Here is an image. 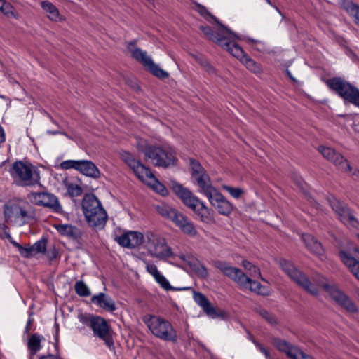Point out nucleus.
Listing matches in <instances>:
<instances>
[{
	"label": "nucleus",
	"mask_w": 359,
	"mask_h": 359,
	"mask_svg": "<svg viewBox=\"0 0 359 359\" xmlns=\"http://www.w3.org/2000/svg\"><path fill=\"white\" fill-rule=\"evenodd\" d=\"M206 12L218 25L220 32H214L210 26H201L200 29L204 35L209 40L216 43L233 56L239 57L243 55V48L236 43L229 40L231 38L239 39V36L234 32L221 23L216 17L212 15L207 11Z\"/></svg>",
	"instance_id": "f257e3e1"
},
{
	"label": "nucleus",
	"mask_w": 359,
	"mask_h": 359,
	"mask_svg": "<svg viewBox=\"0 0 359 359\" xmlns=\"http://www.w3.org/2000/svg\"><path fill=\"white\" fill-rule=\"evenodd\" d=\"M170 185L172 191L184 205L194 210L200 217L202 222L209 223L212 221L211 210L208 209L204 203L194 196L189 189L175 180H170Z\"/></svg>",
	"instance_id": "f03ea898"
},
{
	"label": "nucleus",
	"mask_w": 359,
	"mask_h": 359,
	"mask_svg": "<svg viewBox=\"0 0 359 359\" xmlns=\"http://www.w3.org/2000/svg\"><path fill=\"white\" fill-rule=\"evenodd\" d=\"M137 148L140 152L144 154V160H150L154 166L167 168L177 164V158L172 150L164 149L144 141L139 142Z\"/></svg>",
	"instance_id": "7ed1b4c3"
},
{
	"label": "nucleus",
	"mask_w": 359,
	"mask_h": 359,
	"mask_svg": "<svg viewBox=\"0 0 359 359\" xmlns=\"http://www.w3.org/2000/svg\"><path fill=\"white\" fill-rule=\"evenodd\" d=\"M79 320L86 326L91 328L93 335L104 341L109 348L114 346V331L107 320L102 316L93 314L81 313Z\"/></svg>",
	"instance_id": "20e7f679"
},
{
	"label": "nucleus",
	"mask_w": 359,
	"mask_h": 359,
	"mask_svg": "<svg viewBox=\"0 0 359 359\" xmlns=\"http://www.w3.org/2000/svg\"><path fill=\"white\" fill-rule=\"evenodd\" d=\"M9 173L18 185L32 187L40 184L39 172L30 163L17 161L11 166Z\"/></svg>",
	"instance_id": "39448f33"
},
{
	"label": "nucleus",
	"mask_w": 359,
	"mask_h": 359,
	"mask_svg": "<svg viewBox=\"0 0 359 359\" xmlns=\"http://www.w3.org/2000/svg\"><path fill=\"white\" fill-rule=\"evenodd\" d=\"M143 321L156 337L165 341H177V331L168 320L159 316L147 315L143 318Z\"/></svg>",
	"instance_id": "423d86ee"
},
{
	"label": "nucleus",
	"mask_w": 359,
	"mask_h": 359,
	"mask_svg": "<svg viewBox=\"0 0 359 359\" xmlns=\"http://www.w3.org/2000/svg\"><path fill=\"white\" fill-rule=\"evenodd\" d=\"M327 87L343 99L345 103H349L359 108V89L344 79L336 76L325 81Z\"/></svg>",
	"instance_id": "0eeeda50"
},
{
	"label": "nucleus",
	"mask_w": 359,
	"mask_h": 359,
	"mask_svg": "<svg viewBox=\"0 0 359 359\" xmlns=\"http://www.w3.org/2000/svg\"><path fill=\"white\" fill-rule=\"evenodd\" d=\"M276 262L281 269L303 290L313 296L318 295V288L313 285L308 277L297 269L292 263L283 258L277 259Z\"/></svg>",
	"instance_id": "6e6552de"
},
{
	"label": "nucleus",
	"mask_w": 359,
	"mask_h": 359,
	"mask_svg": "<svg viewBox=\"0 0 359 359\" xmlns=\"http://www.w3.org/2000/svg\"><path fill=\"white\" fill-rule=\"evenodd\" d=\"M145 238V248L151 256L160 259L172 257L171 248L167 245L164 238L152 231H147Z\"/></svg>",
	"instance_id": "1a4fd4ad"
},
{
	"label": "nucleus",
	"mask_w": 359,
	"mask_h": 359,
	"mask_svg": "<svg viewBox=\"0 0 359 359\" xmlns=\"http://www.w3.org/2000/svg\"><path fill=\"white\" fill-rule=\"evenodd\" d=\"M209 200L210 204L217 210L219 214L229 216L233 210V205L212 185L209 186L202 191Z\"/></svg>",
	"instance_id": "9d476101"
},
{
	"label": "nucleus",
	"mask_w": 359,
	"mask_h": 359,
	"mask_svg": "<svg viewBox=\"0 0 359 359\" xmlns=\"http://www.w3.org/2000/svg\"><path fill=\"white\" fill-rule=\"evenodd\" d=\"M318 284L337 304L347 311L351 313H356L358 311L357 306L354 302L337 285H330L326 283L324 279L320 280Z\"/></svg>",
	"instance_id": "9b49d317"
},
{
	"label": "nucleus",
	"mask_w": 359,
	"mask_h": 359,
	"mask_svg": "<svg viewBox=\"0 0 359 359\" xmlns=\"http://www.w3.org/2000/svg\"><path fill=\"white\" fill-rule=\"evenodd\" d=\"M60 168L63 170L74 169L83 175L98 179L100 172L94 163L88 160H67L60 163Z\"/></svg>",
	"instance_id": "f8f14e48"
},
{
	"label": "nucleus",
	"mask_w": 359,
	"mask_h": 359,
	"mask_svg": "<svg viewBox=\"0 0 359 359\" xmlns=\"http://www.w3.org/2000/svg\"><path fill=\"white\" fill-rule=\"evenodd\" d=\"M131 57L142 63L143 66L154 76L164 79L169 77V74L159 67V66L154 62L151 57L147 55V53L142 50L139 48H135L130 50Z\"/></svg>",
	"instance_id": "ddd939ff"
},
{
	"label": "nucleus",
	"mask_w": 359,
	"mask_h": 359,
	"mask_svg": "<svg viewBox=\"0 0 359 359\" xmlns=\"http://www.w3.org/2000/svg\"><path fill=\"white\" fill-rule=\"evenodd\" d=\"M28 198L36 205L48 208L55 212L62 211V206L58 198L51 193L47 191L31 192L28 195Z\"/></svg>",
	"instance_id": "4468645a"
},
{
	"label": "nucleus",
	"mask_w": 359,
	"mask_h": 359,
	"mask_svg": "<svg viewBox=\"0 0 359 359\" xmlns=\"http://www.w3.org/2000/svg\"><path fill=\"white\" fill-rule=\"evenodd\" d=\"M191 176L200 188V192L212 185L210 178L200 162L196 159H189Z\"/></svg>",
	"instance_id": "2eb2a0df"
},
{
	"label": "nucleus",
	"mask_w": 359,
	"mask_h": 359,
	"mask_svg": "<svg viewBox=\"0 0 359 359\" xmlns=\"http://www.w3.org/2000/svg\"><path fill=\"white\" fill-rule=\"evenodd\" d=\"M123 161L133 170L135 175L140 180L144 178L154 179L155 176L149 168L145 166L140 161L135 159L132 154L125 152L122 154Z\"/></svg>",
	"instance_id": "dca6fc26"
},
{
	"label": "nucleus",
	"mask_w": 359,
	"mask_h": 359,
	"mask_svg": "<svg viewBox=\"0 0 359 359\" xmlns=\"http://www.w3.org/2000/svg\"><path fill=\"white\" fill-rule=\"evenodd\" d=\"M318 151L328 161L332 162L339 170L343 172H351L352 168L349 163L339 153L336 152L334 149L330 147L320 146Z\"/></svg>",
	"instance_id": "f3484780"
},
{
	"label": "nucleus",
	"mask_w": 359,
	"mask_h": 359,
	"mask_svg": "<svg viewBox=\"0 0 359 359\" xmlns=\"http://www.w3.org/2000/svg\"><path fill=\"white\" fill-rule=\"evenodd\" d=\"M193 297L194 301L203 309L207 316L212 318H224L226 313L222 310H217L208 299L200 292H194Z\"/></svg>",
	"instance_id": "a211bd4d"
},
{
	"label": "nucleus",
	"mask_w": 359,
	"mask_h": 359,
	"mask_svg": "<svg viewBox=\"0 0 359 359\" xmlns=\"http://www.w3.org/2000/svg\"><path fill=\"white\" fill-rule=\"evenodd\" d=\"M145 235L138 231H128L116 238L118 244L128 248H135L143 243H145Z\"/></svg>",
	"instance_id": "6ab92c4d"
},
{
	"label": "nucleus",
	"mask_w": 359,
	"mask_h": 359,
	"mask_svg": "<svg viewBox=\"0 0 359 359\" xmlns=\"http://www.w3.org/2000/svg\"><path fill=\"white\" fill-rule=\"evenodd\" d=\"M215 266L237 284H243L244 283L243 280L245 281L248 280L245 278V274L240 269L228 266L224 262H216Z\"/></svg>",
	"instance_id": "aec40b11"
},
{
	"label": "nucleus",
	"mask_w": 359,
	"mask_h": 359,
	"mask_svg": "<svg viewBox=\"0 0 359 359\" xmlns=\"http://www.w3.org/2000/svg\"><path fill=\"white\" fill-rule=\"evenodd\" d=\"M172 222L181 230V231L189 236H195L197 235L198 231L194 223L188 219L187 216L179 212L178 210L175 214Z\"/></svg>",
	"instance_id": "412c9836"
},
{
	"label": "nucleus",
	"mask_w": 359,
	"mask_h": 359,
	"mask_svg": "<svg viewBox=\"0 0 359 359\" xmlns=\"http://www.w3.org/2000/svg\"><path fill=\"white\" fill-rule=\"evenodd\" d=\"M4 215L6 222L11 217L23 219V223L27 222L25 220L27 217V210L17 203L9 202L6 203L4 206Z\"/></svg>",
	"instance_id": "4be33fe9"
},
{
	"label": "nucleus",
	"mask_w": 359,
	"mask_h": 359,
	"mask_svg": "<svg viewBox=\"0 0 359 359\" xmlns=\"http://www.w3.org/2000/svg\"><path fill=\"white\" fill-rule=\"evenodd\" d=\"M88 225L93 228L103 229L107 221V214L105 210L99 209L95 212H92L84 215Z\"/></svg>",
	"instance_id": "5701e85b"
},
{
	"label": "nucleus",
	"mask_w": 359,
	"mask_h": 359,
	"mask_svg": "<svg viewBox=\"0 0 359 359\" xmlns=\"http://www.w3.org/2000/svg\"><path fill=\"white\" fill-rule=\"evenodd\" d=\"M272 344L279 351L285 353L290 359H294L295 354L300 349L298 346H294L286 340L280 338H273Z\"/></svg>",
	"instance_id": "b1692460"
},
{
	"label": "nucleus",
	"mask_w": 359,
	"mask_h": 359,
	"mask_svg": "<svg viewBox=\"0 0 359 359\" xmlns=\"http://www.w3.org/2000/svg\"><path fill=\"white\" fill-rule=\"evenodd\" d=\"M90 300L91 302L107 311L113 312L116 309L114 301L108 294L103 292L93 295Z\"/></svg>",
	"instance_id": "393cba45"
},
{
	"label": "nucleus",
	"mask_w": 359,
	"mask_h": 359,
	"mask_svg": "<svg viewBox=\"0 0 359 359\" xmlns=\"http://www.w3.org/2000/svg\"><path fill=\"white\" fill-rule=\"evenodd\" d=\"M82 209L83 215L103 209L100 201L93 194H86L82 200Z\"/></svg>",
	"instance_id": "a878e982"
},
{
	"label": "nucleus",
	"mask_w": 359,
	"mask_h": 359,
	"mask_svg": "<svg viewBox=\"0 0 359 359\" xmlns=\"http://www.w3.org/2000/svg\"><path fill=\"white\" fill-rule=\"evenodd\" d=\"M339 256L343 263L348 267L351 273L359 280V260L344 250L340 251Z\"/></svg>",
	"instance_id": "bb28decb"
},
{
	"label": "nucleus",
	"mask_w": 359,
	"mask_h": 359,
	"mask_svg": "<svg viewBox=\"0 0 359 359\" xmlns=\"http://www.w3.org/2000/svg\"><path fill=\"white\" fill-rule=\"evenodd\" d=\"M57 231L62 236L74 240L81 238L82 233L79 229L71 224H58L55 226Z\"/></svg>",
	"instance_id": "cd10ccee"
},
{
	"label": "nucleus",
	"mask_w": 359,
	"mask_h": 359,
	"mask_svg": "<svg viewBox=\"0 0 359 359\" xmlns=\"http://www.w3.org/2000/svg\"><path fill=\"white\" fill-rule=\"evenodd\" d=\"M245 278L248 279V280H243V284H238L240 287L245 288V289H249L250 291L260 295H268L269 292L267 289L262 285L261 283L252 280L250 278L248 277L245 275Z\"/></svg>",
	"instance_id": "c85d7f7f"
},
{
	"label": "nucleus",
	"mask_w": 359,
	"mask_h": 359,
	"mask_svg": "<svg viewBox=\"0 0 359 359\" xmlns=\"http://www.w3.org/2000/svg\"><path fill=\"white\" fill-rule=\"evenodd\" d=\"M302 240L306 247L313 254L321 255L323 249L321 243L311 234H303Z\"/></svg>",
	"instance_id": "c756f323"
},
{
	"label": "nucleus",
	"mask_w": 359,
	"mask_h": 359,
	"mask_svg": "<svg viewBox=\"0 0 359 359\" xmlns=\"http://www.w3.org/2000/svg\"><path fill=\"white\" fill-rule=\"evenodd\" d=\"M44 338L36 333L32 334L28 339L27 348L29 352V359H33V357L41 348V341Z\"/></svg>",
	"instance_id": "7c9ffc66"
},
{
	"label": "nucleus",
	"mask_w": 359,
	"mask_h": 359,
	"mask_svg": "<svg viewBox=\"0 0 359 359\" xmlns=\"http://www.w3.org/2000/svg\"><path fill=\"white\" fill-rule=\"evenodd\" d=\"M336 213L339 217L341 221L344 224L348 223L353 226H355V224H358L357 219L354 217L351 210L346 204H344Z\"/></svg>",
	"instance_id": "2f4dec72"
},
{
	"label": "nucleus",
	"mask_w": 359,
	"mask_h": 359,
	"mask_svg": "<svg viewBox=\"0 0 359 359\" xmlns=\"http://www.w3.org/2000/svg\"><path fill=\"white\" fill-rule=\"evenodd\" d=\"M234 57L240 59L244 63L246 68L248 69L252 72L255 74H260L262 72L260 65L255 62V60H253L252 59L250 58L244 51L243 55L239 57Z\"/></svg>",
	"instance_id": "473e14b6"
},
{
	"label": "nucleus",
	"mask_w": 359,
	"mask_h": 359,
	"mask_svg": "<svg viewBox=\"0 0 359 359\" xmlns=\"http://www.w3.org/2000/svg\"><path fill=\"white\" fill-rule=\"evenodd\" d=\"M42 8L48 13V17L53 21H57L60 18V13L57 8L51 3L48 1H42Z\"/></svg>",
	"instance_id": "72a5a7b5"
},
{
	"label": "nucleus",
	"mask_w": 359,
	"mask_h": 359,
	"mask_svg": "<svg viewBox=\"0 0 359 359\" xmlns=\"http://www.w3.org/2000/svg\"><path fill=\"white\" fill-rule=\"evenodd\" d=\"M189 266L200 278L206 279L208 277L209 273L207 268L199 261L191 262L189 263Z\"/></svg>",
	"instance_id": "f704fd0d"
},
{
	"label": "nucleus",
	"mask_w": 359,
	"mask_h": 359,
	"mask_svg": "<svg viewBox=\"0 0 359 359\" xmlns=\"http://www.w3.org/2000/svg\"><path fill=\"white\" fill-rule=\"evenodd\" d=\"M193 57L201 67L203 68L209 74H216V69L215 67L203 55H194Z\"/></svg>",
	"instance_id": "c9c22d12"
},
{
	"label": "nucleus",
	"mask_w": 359,
	"mask_h": 359,
	"mask_svg": "<svg viewBox=\"0 0 359 359\" xmlns=\"http://www.w3.org/2000/svg\"><path fill=\"white\" fill-rule=\"evenodd\" d=\"M156 210L158 213L160 214L162 217L167 218L171 221L174 217L175 214L177 211L176 209H174L166 205H158L156 207Z\"/></svg>",
	"instance_id": "e433bc0d"
},
{
	"label": "nucleus",
	"mask_w": 359,
	"mask_h": 359,
	"mask_svg": "<svg viewBox=\"0 0 359 359\" xmlns=\"http://www.w3.org/2000/svg\"><path fill=\"white\" fill-rule=\"evenodd\" d=\"M76 293L82 297H88L90 294V291L85 283L82 280L77 281L74 285Z\"/></svg>",
	"instance_id": "4c0bfd02"
},
{
	"label": "nucleus",
	"mask_w": 359,
	"mask_h": 359,
	"mask_svg": "<svg viewBox=\"0 0 359 359\" xmlns=\"http://www.w3.org/2000/svg\"><path fill=\"white\" fill-rule=\"evenodd\" d=\"M47 239L41 238L32 245V248L35 255L38 253H45L46 252Z\"/></svg>",
	"instance_id": "58836bf2"
},
{
	"label": "nucleus",
	"mask_w": 359,
	"mask_h": 359,
	"mask_svg": "<svg viewBox=\"0 0 359 359\" xmlns=\"http://www.w3.org/2000/svg\"><path fill=\"white\" fill-rule=\"evenodd\" d=\"M67 188L68 194L72 198L80 196L83 193L82 188L77 184L71 183L67 184Z\"/></svg>",
	"instance_id": "ea45409f"
},
{
	"label": "nucleus",
	"mask_w": 359,
	"mask_h": 359,
	"mask_svg": "<svg viewBox=\"0 0 359 359\" xmlns=\"http://www.w3.org/2000/svg\"><path fill=\"white\" fill-rule=\"evenodd\" d=\"M18 250L22 257L25 258H30L35 255L32 245H18Z\"/></svg>",
	"instance_id": "a19ab883"
},
{
	"label": "nucleus",
	"mask_w": 359,
	"mask_h": 359,
	"mask_svg": "<svg viewBox=\"0 0 359 359\" xmlns=\"http://www.w3.org/2000/svg\"><path fill=\"white\" fill-rule=\"evenodd\" d=\"M154 279L164 290L167 291L177 290L170 285L168 280L161 273L155 277Z\"/></svg>",
	"instance_id": "79ce46f5"
},
{
	"label": "nucleus",
	"mask_w": 359,
	"mask_h": 359,
	"mask_svg": "<svg viewBox=\"0 0 359 359\" xmlns=\"http://www.w3.org/2000/svg\"><path fill=\"white\" fill-rule=\"evenodd\" d=\"M222 188L228 191L235 198H239L244 192V191L241 188H235L228 185H223Z\"/></svg>",
	"instance_id": "37998d69"
},
{
	"label": "nucleus",
	"mask_w": 359,
	"mask_h": 359,
	"mask_svg": "<svg viewBox=\"0 0 359 359\" xmlns=\"http://www.w3.org/2000/svg\"><path fill=\"white\" fill-rule=\"evenodd\" d=\"M242 265L245 268V269L252 271L254 273H257L259 277L261 278L262 280L266 281L265 279L261 276L259 269L255 265L252 264L251 262L247 260L243 261Z\"/></svg>",
	"instance_id": "c03bdc74"
},
{
	"label": "nucleus",
	"mask_w": 359,
	"mask_h": 359,
	"mask_svg": "<svg viewBox=\"0 0 359 359\" xmlns=\"http://www.w3.org/2000/svg\"><path fill=\"white\" fill-rule=\"evenodd\" d=\"M348 12L355 18V23L359 25V6L351 4L348 6Z\"/></svg>",
	"instance_id": "a18cd8bd"
},
{
	"label": "nucleus",
	"mask_w": 359,
	"mask_h": 359,
	"mask_svg": "<svg viewBox=\"0 0 359 359\" xmlns=\"http://www.w3.org/2000/svg\"><path fill=\"white\" fill-rule=\"evenodd\" d=\"M327 201L333 211L337 212L338 210L344 204L337 200L334 196H327Z\"/></svg>",
	"instance_id": "49530a36"
},
{
	"label": "nucleus",
	"mask_w": 359,
	"mask_h": 359,
	"mask_svg": "<svg viewBox=\"0 0 359 359\" xmlns=\"http://www.w3.org/2000/svg\"><path fill=\"white\" fill-rule=\"evenodd\" d=\"M0 11L7 16H14V8L11 3L6 1L3 2V6Z\"/></svg>",
	"instance_id": "de8ad7c7"
},
{
	"label": "nucleus",
	"mask_w": 359,
	"mask_h": 359,
	"mask_svg": "<svg viewBox=\"0 0 359 359\" xmlns=\"http://www.w3.org/2000/svg\"><path fill=\"white\" fill-rule=\"evenodd\" d=\"M259 314L264 318H265L269 323L273 324L276 323L274 316L270 314L266 309H260Z\"/></svg>",
	"instance_id": "09e8293b"
},
{
	"label": "nucleus",
	"mask_w": 359,
	"mask_h": 359,
	"mask_svg": "<svg viewBox=\"0 0 359 359\" xmlns=\"http://www.w3.org/2000/svg\"><path fill=\"white\" fill-rule=\"evenodd\" d=\"M154 189L157 193L160 194L163 196L168 195V190L163 184L160 182H158L154 186Z\"/></svg>",
	"instance_id": "8fccbe9b"
},
{
	"label": "nucleus",
	"mask_w": 359,
	"mask_h": 359,
	"mask_svg": "<svg viewBox=\"0 0 359 359\" xmlns=\"http://www.w3.org/2000/svg\"><path fill=\"white\" fill-rule=\"evenodd\" d=\"M147 271L154 277H156L161 273L158 271L157 266L154 264H148L147 265Z\"/></svg>",
	"instance_id": "3c124183"
},
{
	"label": "nucleus",
	"mask_w": 359,
	"mask_h": 359,
	"mask_svg": "<svg viewBox=\"0 0 359 359\" xmlns=\"http://www.w3.org/2000/svg\"><path fill=\"white\" fill-rule=\"evenodd\" d=\"M46 252L50 260H54L58 257V251L55 247L48 249Z\"/></svg>",
	"instance_id": "603ef678"
},
{
	"label": "nucleus",
	"mask_w": 359,
	"mask_h": 359,
	"mask_svg": "<svg viewBox=\"0 0 359 359\" xmlns=\"http://www.w3.org/2000/svg\"><path fill=\"white\" fill-rule=\"evenodd\" d=\"M38 359H60L57 355L53 354L43 355L39 357Z\"/></svg>",
	"instance_id": "864d4df0"
},
{
	"label": "nucleus",
	"mask_w": 359,
	"mask_h": 359,
	"mask_svg": "<svg viewBox=\"0 0 359 359\" xmlns=\"http://www.w3.org/2000/svg\"><path fill=\"white\" fill-rule=\"evenodd\" d=\"M33 321H34L33 318H29V320L27 323L26 327H25V333H28L29 332V330H31V326H32Z\"/></svg>",
	"instance_id": "5fc2aeb1"
},
{
	"label": "nucleus",
	"mask_w": 359,
	"mask_h": 359,
	"mask_svg": "<svg viewBox=\"0 0 359 359\" xmlns=\"http://www.w3.org/2000/svg\"><path fill=\"white\" fill-rule=\"evenodd\" d=\"M5 140H6L5 133H4V128L0 125V144L4 142Z\"/></svg>",
	"instance_id": "6e6d98bb"
},
{
	"label": "nucleus",
	"mask_w": 359,
	"mask_h": 359,
	"mask_svg": "<svg viewBox=\"0 0 359 359\" xmlns=\"http://www.w3.org/2000/svg\"><path fill=\"white\" fill-rule=\"evenodd\" d=\"M137 43V40L134 39L127 43V49L130 52V50H133L132 46H135Z\"/></svg>",
	"instance_id": "4d7b16f0"
},
{
	"label": "nucleus",
	"mask_w": 359,
	"mask_h": 359,
	"mask_svg": "<svg viewBox=\"0 0 359 359\" xmlns=\"http://www.w3.org/2000/svg\"><path fill=\"white\" fill-rule=\"evenodd\" d=\"M258 346L259 348L260 351L263 353L266 358H268L269 356V352L260 344H258Z\"/></svg>",
	"instance_id": "13d9d810"
},
{
	"label": "nucleus",
	"mask_w": 359,
	"mask_h": 359,
	"mask_svg": "<svg viewBox=\"0 0 359 359\" xmlns=\"http://www.w3.org/2000/svg\"><path fill=\"white\" fill-rule=\"evenodd\" d=\"M285 73H286V75L290 78V79L292 81H293L294 83L297 82L296 79L292 76L291 72L288 69H286Z\"/></svg>",
	"instance_id": "bf43d9fd"
},
{
	"label": "nucleus",
	"mask_w": 359,
	"mask_h": 359,
	"mask_svg": "<svg viewBox=\"0 0 359 359\" xmlns=\"http://www.w3.org/2000/svg\"><path fill=\"white\" fill-rule=\"evenodd\" d=\"M55 329H56V336H55V341L56 343H57V337H58V332H59V325L58 323H55Z\"/></svg>",
	"instance_id": "052dcab7"
},
{
	"label": "nucleus",
	"mask_w": 359,
	"mask_h": 359,
	"mask_svg": "<svg viewBox=\"0 0 359 359\" xmlns=\"http://www.w3.org/2000/svg\"><path fill=\"white\" fill-rule=\"evenodd\" d=\"M297 184L298 186L301 188V189H304V187L305 186V183L304 182H302V180H299L297 182Z\"/></svg>",
	"instance_id": "680f3d73"
},
{
	"label": "nucleus",
	"mask_w": 359,
	"mask_h": 359,
	"mask_svg": "<svg viewBox=\"0 0 359 359\" xmlns=\"http://www.w3.org/2000/svg\"><path fill=\"white\" fill-rule=\"evenodd\" d=\"M48 133L50 134H52V135H57V134L60 133L59 131H57V130L48 131Z\"/></svg>",
	"instance_id": "e2e57ef3"
},
{
	"label": "nucleus",
	"mask_w": 359,
	"mask_h": 359,
	"mask_svg": "<svg viewBox=\"0 0 359 359\" xmlns=\"http://www.w3.org/2000/svg\"><path fill=\"white\" fill-rule=\"evenodd\" d=\"M353 175L359 178V170H355Z\"/></svg>",
	"instance_id": "0e129e2a"
},
{
	"label": "nucleus",
	"mask_w": 359,
	"mask_h": 359,
	"mask_svg": "<svg viewBox=\"0 0 359 359\" xmlns=\"http://www.w3.org/2000/svg\"><path fill=\"white\" fill-rule=\"evenodd\" d=\"M13 245L18 248V246L20 245L16 242H13Z\"/></svg>",
	"instance_id": "69168bd1"
},
{
	"label": "nucleus",
	"mask_w": 359,
	"mask_h": 359,
	"mask_svg": "<svg viewBox=\"0 0 359 359\" xmlns=\"http://www.w3.org/2000/svg\"><path fill=\"white\" fill-rule=\"evenodd\" d=\"M50 118L51 121H52L53 123H55V124L57 125V123L55 122V120H54L51 116H50Z\"/></svg>",
	"instance_id": "338daca9"
},
{
	"label": "nucleus",
	"mask_w": 359,
	"mask_h": 359,
	"mask_svg": "<svg viewBox=\"0 0 359 359\" xmlns=\"http://www.w3.org/2000/svg\"><path fill=\"white\" fill-rule=\"evenodd\" d=\"M354 251H355V252H356V253H359V248H355L354 249Z\"/></svg>",
	"instance_id": "774afa93"
}]
</instances>
